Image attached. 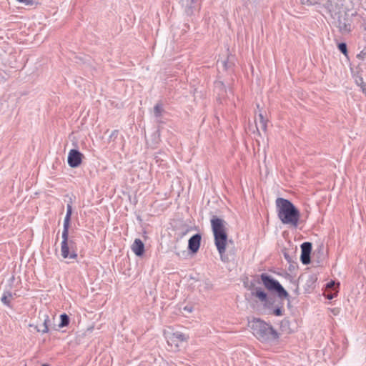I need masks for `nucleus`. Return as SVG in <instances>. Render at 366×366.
<instances>
[{
	"mask_svg": "<svg viewBox=\"0 0 366 366\" xmlns=\"http://www.w3.org/2000/svg\"><path fill=\"white\" fill-rule=\"evenodd\" d=\"M276 207L279 219L284 224L297 227L300 219V211L288 199L279 197L276 199Z\"/></svg>",
	"mask_w": 366,
	"mask_h": 366,
	"instance_id": "obj_1",
	"label": "nucleus"
},
{
	"mask_svg": "<svg viewBox=\"0 0 366 366\" xmlns=\"http://www.w3.org/2000/svg\"><path fill=\"white\" fill-rule=\"evenodd\" d=\"M227 222L217 216H212L211 219V227L214 234V244L223 260V254L226 251L227 242V234L226 232Z\"/></svg>",
	"mask_w": 366,
	"mask_h": 366,
	"instance_id": "obj_2",
	"label": "nucleus"
},
{
	"mask_svg": "<svg viewBox=\"0 0 366 366\" xmlns=\"http://www.w3.org/2000/svg\"><path fill=\"white\" fill-rule=\"evenodd\" d=\"M249 327L253 335L262 342H267L279 338L277 332L269 324L259 318L249 322Z\"/></svg>",
	"mask_w": 366,
	"mask_h": 366,
	"instance_id": "obj_3",
	"label": "nucleus"
},
{
	"mask_svg": "<svg viewBox=\"0 0 366 366\" xmlns=\"http://www.w3.org/2000/svg\"><path fill=\"white\" fill-rule=\"evenodd\" d=\"M72 214V207L68 204L66 207V214L64 220V229L62 232V242L61 247V255L64 258L75 259L77 257L76 253L73 250L74 242L69 239V227Z\"/></svg>",
	"mask_w": 366,
	"mask_h": 366,
	"instance_id": "obj_4",
	"label": "nucleus"
},
{
	"mask_svg": "<svg viewBox=\"0 0 366 366\" xmlns=\"http://www.w3.org/2000/svg\"><path fill=\"white\" fill-rule=\"evenodd\" d=\"M264 286L269 291L277 292L278 297L281 299H289L288 292L284 289L281 284L266 273L260 275Z\"/></svg>",
	"mask_w": 366,
	"mask_h": 366,
	"instance_id": "obj_5",
	"label": "nucleus"
},
{
	"mask_svg": "<svg viewBox=\"0 0 366 366\" xmlns=\"http://www.w3.org/2000/svg\"><path fill=\"white\" fill-rule=\"evenodd\" d=\"M188 339V336L180 332H176L167 337V343L172 347L178 348L179 343L182 342H185Z\"/></svg>",
	"mask_w": 366,
	"mask_h": 366,
	"instance_id": "obj_6",
	"label": "nucleus"
},
{
	"mask_svg": "<svg viewBox=\"0 0 366 366\" xmlns=\"http://www.w3.org/2000/svg\"><path fill=\"white\" fill-rule=\"evenodd\" d=\"M300 259L303 264H308L311 261L312 243L305 242L301 244Z\"/></svg>",
	"mask_w": 366,
	"mask_h": 366,
	"instance_id": "obj_7",
	"label": "nucleus"
},
{
	"mask_svg": "<svg viewBox=\"0 0 366 366\" xmlns=\"http://www.w3.org/2000/svg\"><path fill=\"white\" fill-rule=\"evenodd\" d=\"M337 27L342 33L349 32L351 30L350 20L346 14L340 15L337 19Z\"/></svg>",
	"mask_w": 366,
	"mask_h": 366,
	"instance_id": "obj_8",
	"label": "nucleus"
},
{
	"mask_svg": "<svg viewBox=\"0 0 366 366\" xmlns=\"http://www.w3.org/2000/svg\"><path fill=\"white\" fill-rule=\"evenodd\" d=\"M267 122L268 119L264 117V116L259 113L258 114V118L255 119V129H256V134L258 136L261 135L260 131H262L263 132H267Z\"/></svg>",
	"mask_w": 366,
	"mask_h": 366,
	"instance_id": "obj_9",
	"label": "nucleus"
},
{
	"mask_svg": "<svg viewBox=\"0 0 366 366\" xmlns=\"http://www.w3.org/2000/svg\"><path fill=\"white\" fill-rule=\"evenodd\" d=\"M201 234H195L192 237H191L189 239L188 242V249L192 252L196 253L200 247L201 243Z\"/></svg>",
	"mask_w": 366,
	"mask_h": 366,
	"instance_id": "obj_10",
	"label": "nucleus"
},
{
	"mask_svg": "<svg viewBox=\"0 0 366 366\" xmlns=\"http://www.w3.org/2000/svg\"><path fill=\"white\" fill-rule=\"evenodd\" d=\"M132 249L137 256H142L144 252L143 242L140 239H136L132 245Z\"/></svg>",
	"mask_w": 366,
	"mask_h": 366,
	"instance_id": "obj_11",
	"label": "nucleus"
},
{
	"mask_svg": "<svg viewBox=\"0 0 366 366\" xmlns=\"http://www.w3.org/2000/svg\"><path fill=\"white\" fill-rule=\"evenodd\" d=\"M252 295L258 298L261 302L267 304L268 302L267 295L261 287H256Z\"/></svg>",
	"mask_w": 366,
	"mask_h": 366,
	"instance_id": "obj_12",
	"label": "nucleus"
},
{
	"mask_svg": "<svg viewBox=\"0 0 366 366\" xmlns=\"http://www.w3.org/2000/svg\"><path fill=\"white\" fill-rule=\"evenodd\" d=\"M43 323L40 325L35 326V328L38 332H41L42 333H46L49 331V325L48 322H49V318L48 315L44 314L42 315Z\"/></svg>",
	"mask_w": 366,
	"mask_h": 366,
	"instance_id": "obj_13",
	"label": "nucleus"
},
{
	"mask_svg": "<svg viewBox=\"0 0 366 366\" xmlns=\"http://www.w3.org/2000/svg\"><path fill=\"white\" fill-rule=\"evenodd\" d=\"M84 155L77 149H71L69 152L67 160L68 161H79L82 160Z\"/></svg>",
	"mask_w": 366,
	"mask_h": 366,
	"instance_id": "obj_14",
	"label": "nucleus"
},
{
	"mask_svg": "<svg viewBox=\"0 0 366 366\" xmlns=\"http://www.w3.org/2000/svg\"><path fill=\"white\" fill-rule=\"evenodd\" d=\"M280 330L282 332L290 334L293 332L290 327V322L288 319L285 318L280 322Z\"/></svg>",
	"mask_w": 366,
	"mask_h": 366,
	"instance_id": "obj_15",
	"label": "nucleus"
},
{
	"mask_svg": "<svg viewBox=\"0 0 366 366\" xmlns=\"http://www.w3.org/2000/svg\"><path fill=\"white\" fill-rule=\"evenodd\" d=\"M324 247L322 245H320L318 249H315L312 254V258L317 259V262L320 263L324 258Z\"/></svg>",
	"mask_w": 366,
	"mask_h": 366,
	"instance_id": "obj_16",
	"label": "nucleus"
},
{
	"mask_svg": "<svg viewBox=\"0 0 366 366\" xmlns=\"http://www.w3.org/2000/svg\"><path fill=\"white\" fill-rule=\"evenodd\" d=\"M12 297L13 295L10 291H5L1 297V301L3 304L10 306V300Z\"/></svg>",
	"mask_w": 366,
	"mask_h": 366,
	"instance_id": "obj_17",
	"label": "nucleus"
},
{
	"mask_svg": "<svg viewBox=\"0 0 366 366\" xmlns=\"http://www.w3.org/2000/svg\"><path fill=\"white\" fill-rule=\"evenodd\" d=\"M164 112L163 105L162 102H158L154 107V114L156 118H159L162 117V113Z\"/></svg>",
	"mask_w": 366,
	"mask_h": 366,
	"instance_id": "obj_18",
	"label": "nucleus"
},
{
	"mask_svg": "<svg viewBox=\"0 0 366 366\" xmlns=\"http://www.w3.org/2000/svg\"><path fill=\"white\" fill-rule=\"evenodd\" d=\"M61 322L59 325V327H64L69 324V317L66 314L60 315Z\"/></svg>",
	"mask_w": 366,
	"mask_h": 366,
	"instance_id": "obj_19",
	"label": "nucleus"
},
{
	"mask_svg": "<svg viewBox=\"0 0 366 366\" xmlns=\"http://www.w3.org/2000/svg\"><path fill=\"white\" fill-rule=\"evenodd\" d=\"M220 64L223 69L225 70H227L228 69L231 68L233 64L232 62L229 61V58L226 61H222Z\"/></svg>",
	"mask_w": 366,
	"mask_h": 366,
	"instance_id": "obj_20",
	"label": "nucleus"
},
{
	"mask_svg": "<svg viewBox=\"0 0 366 366\" xmlns=\"http://www.w3.org/2000/svg\"><path fill=\"white\" fill-rule=\"evenodd\" d=\"M338 49L344 54H347V45L345 43H340L338 44Z\"/></svg>",
	"mask_w": 366,
	"mask_h": 366,
	"instance_id": "obj_21",
	"label": "nucleus"
},
{
	"mask_svg": "<svg viewBox=\"0 0 366 366\" xmlns=\"http://www.w3.org/2000/svg\"><path fill=\"white\" fill-rule=\"evenodd\" d=\"M357 57L362 60L366 59V46L357 55Z\"/></svg>",
	"mask_w": 366,
	"mask_h": 366,
	"instance_id": "obj_22",
	"label": "nucleus"
},
{
	"mask_svg": "<svg viewBox=\"0 0 366 366\" xmlns=\"http://www.w3.org/2000/svg\"><path fill=\"white\" fill-rule=\"evenodd\" d=\"M68 164L71 168H76L80 166L81 162H67Z\"/></svg>",
	"mask_w": 366,
	"mask_h": 366,
	"instance_id": "obj_23",
	"label": "nucleus"
},
{
	"mask_svg": "<svg viewBox=\"0 0 366 366\" xmlns=\"http://www.w3.org/2000/svg\"><path fill=\"white\" fill-rule=\"evenodd\" d=\"M339 285V284H336L334 281H331L327 284L328 289L335 290V288Z\"/></svg>",
	"mask_w": 366,
	"mask_h": 366,
	"instance_id": "obj_24",
	"label": "nucleus"
},
{
	"mask_svg": "<svg viewBox=\"0 0 366 366\" xmlns=\"http://www.w3.org/2000/svg\"><path fill=\"white\" fill-rule=\"evenodd\" d=\"M16 1L25 4L26 6H31L34 4L33 0H16Z\"/></svg>",
	"mask_w": 366,
	"mask_h": 366,
	"instance_id": "obj_25",
	"label": "nucleus"
},
{
	"mask_svg": "<svg viewBox=\"0 0 366 366\" xmlns=\"http://www.w3.org/2000/svg\"><path fill=\"white\" fill-rule=\"evenodd\" d=\"M273 314L276 316H280L282 315V309L281 307H277L274 310Z\"/></svg>",
	"mask_w": 366,
	"mask_h": 366,
	"instance_id": "obj_26",
	"label": "nucleus"
},
{
	"mask_svg": "<svg viewBox=\"0 0 366 366\" xmlns=\"http://www.w3.org/2000/svg\"><path fill=\"white\" fill-rule=\"evenodd\" d=\"M185 12L187 15H192L194 13L193 7L192 6H187L185 9Z\"/></svg>",
	"mask_w": 366,
	"mask_h": 366,
	"instance_id": "obj_27",
	"label": "nucleus"
},
{
	"mask_svg": "<svg viewBox=\"0 0 366 366\" xmlns=\"http://www.w3.org/2000/svg\"><path fill=\"white\" fill-rule=\"evenodd\" d=\"M361 81V89L362 92L366 94V84L364 82L362 79H360Z\"/></svg>",
	"mask_w": 366,
	"mask_h": 366,
	"instance_id": "obj_28",
	"label": "nucleus"
},
{
	"mask_svg": "<svg viewBox=\"0 0 366 366\" xmlns=\"http://www.w3.org/2000/svg\"><path fill=\"white\" fill-rule=\"evenodd\" d=\"M118 134H119L118 130H114V131H113V132L111 133V134L109 135V138L111 139V138H112L113 137H114V138H116V137H117Z\"/></svg>",
	"mask_w": 366,
	"mask_h": 366,
	"instance_id": "obj_29",
	"label": "nucleus"
},
{
	"mask_svg": "<svg viewBox=\"0 0 366 366\" xmlns=\"http://www.w3.org/2000/svg\"><path fill=\"white\" fill-rule=\"evenodd\" d=\"M184 311H187V312H189V313H190V312H192V307H190V306H185V307H184Z\"/></svg>",
	"mask_w": 366,
	"mask_h": 366,
	"instance_id": "obj_30",
	"label": "nucleus"
},
{
	"mask_svg": "<svg viewBox=\"0 0 366 366\" xmlns=\"http://www.w3.org/2000/svg\"><path fill=\"white\" fill-rule=\"evenodd\" d=\"M360 79H362V77H358L355 79L356 84L361 87V81Z\"/></svg>",
	"mask_w": 366,
	"mask_h": 366,
	"instance_id": "obj_31",
	"label": "nucleus"
},
{
	"mask_svg": "<svg viewBox=\"0 0 366 366\" xmlns=\"http://www.w3.org/2000/svg\"><path fill=\"white\" fill-rule=\"evenodd\" d=\"M337 292L335 290V294H334V295H329V294H327V297L328 299L331 300V299H332V298L334 297V296L337 294Z\"/></svg>",
	"mask_w": 366,
	"mask_h": 366,
	"instance_id": "obj_32",
	"label": "nucleus"
},
{
	"mask_svg": "<svg viewBox=\"0 0 366 366\" xmlns=\"http://www.w3.org/2000/svg\"><path fill=\"white\" fill-rule=\"evenodd\" d=\"M9 281L10 282V285L12 284L14 281V276L11 277Z\"/></svg>",
	"mask_w": 366,
	"mask_h": 366,
	"instance_id": "obj_33",
	"label": "nucleus"
},
{
	"mask_svg": "<svg viewBox=\"0 0 366 366\" xmlns=\"http://www.w3.org/2000/svg\"><path fill=\"white\" fill-rule=\"evenodd\" d=\"M220 86H223V84L222 82H217L216 83V87H220Z\"/></svg>",
	"mask_w": 366,
	"mask_h": 366,
	"instance_id": "obj_34",
	"label": "nucleus"
},
{
	"mask_svg": "<svg viewBox=\"0 0 366 366\" xmlns=\"http://www.w3.org/2000/svg\"><path fill=\"white\" fill-rule=\"evenodd\" d=\"M207 288H210L211 287V285L209 284H207Z\"/></svg>",
	"mask_w": 366,
	"mask_h": 366,
	"instance_id": "obj_35",
	"label": "nucleus"
},
{
	"mask_svg": "<svg viewBox=\"0 0 366 366\" xmlns=\"http://www.w3.org/2000/svg\"><path fill=\"white\" fill-rule=\"evenodd\" d=\"M301 1H302V2L303 4H304L305 1H307H307H309V0H301Z\"/></svg>",
	"mask_w": 366,
	"mask_h": 366,
	"instance_id": "obj_36",
	"label": "nucleus"
},
{
	"mask_svg": "<svg viewBox=\"0 0 366 366\" xmlns=\"http://www.w3.org/2000/svg\"><path fill=\"white\" fill-rule=\"evenodd\" d=\"M41 366H49L48 364H43Z\"/></svg>",
	"mask_w": 366,
	"mask_h": 366,
	"instance_id": "obj_37",
	"label": "nucleus"
},
{
	"mask_svg": "<svg viewBox=\"0 0 366 366\" xmlns=\"http://www.w3.org/2000/svg\"><path fill=\"white\" fill-rule=\"evenodd\" d=\"M285 257L286 259L288 258V255L287 254H285Z\"/></svg>",
	"mask_w": 366,
	"mask_h": 366,
	"instance_id": "obj_38",
	"label": "nucleus"
},
{
	"mask_svg": "<svg viewBox=\"0 0 366 366\" xmlns=\"http://www.w3.org/2000/svg\"><path fill=\"white\" fill-rule=\"evenodd\" d=\"M194 1V0H192V3H193Z\"/></svg>",
	"mask_w": 366,
	"mask_h": 366,
	"instance_id": "obj_39",
	"label": "nucleus"
}]
</instances>
